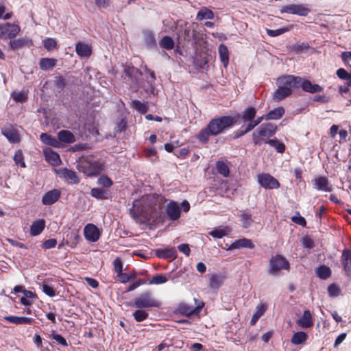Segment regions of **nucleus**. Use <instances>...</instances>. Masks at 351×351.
I'll return each mask as SVG.
<instances>
[{
  "label": "nucleus",
  "mask_w": 351,
  "mask_h": 351,
  "mask_svg": "<svg viewBox=\"0 0 351 351\" xmlns=\"http://www.w3.org/2000/svg\"><path fill=\"white\" fill-rule=\"evenodd\" d=\"M30 41L24 38L11 40L10 43V48L13 50H17L23 46L27 45Z\"/></svg>",
  "instance_id": "49530a36"
},
{
  "label": "nucleus",
  "mask_w": 351,
  "mask_h": 351,
  "mask_svg": "<svg viewBox=\"0 0 351 351\" xmlns=\"http://www.w3.org/2000/svg\"><path fill=\"white\" fill-rule=\"evenodd\" d=\"M277 127L271 123L261 124L252 134L253 143L261 145L265 141H269L276 132Z\"/></svg>",
  "instance_id": "20e7f679"
},
{
  "label": "nucleus",
  "mask_w": 351,
  "mask_h": 351,
  "mask_svg": "<svg viewBox=\"0 0 351 351\" xmlns=\"http://www.w3.org/2000/svg\"><path fill=\"white\" fill-rule=\"evenodd\" d=\"M43 291L49 297H53L56 295V291L53 287L49 285L45 281L42 284Z\"/></svg>",
  "instance_id": "6e6d98bb"
},
{
  "label": "nucleus",
  "mask_w": 351,
  "mask_h": 351,
  "mask_svg": "<svg viewBox=\"0 0 351 351\" xmlns=\"http://www.w3.org/2000/svg\"><path fill=\"white\" fill-rule=\"evenodd\" d=\"M299 88H302L305 92L310 93H315L321 92L323 88L318 84H313L309 80H305L302 77V80L300 81Z\"/></svg>",
  "instance_id": "a211bd4d"
},
{
  "label": "nucleus",
  "mask_w": 351,
  "mask_h": 351,
  "mask_svg": "<svg viewBox=\"0 0 351 351\" xmlns=\"http://www.w3.org/2000/svg\"><path fill=\"white\" fill-rule=\"evenodd\" d=\"M258 183L265 189H277L280 184L277 179L269 173H260L257 176Z\"/></svg>",
  "instance_id": "6e6552de"
},
{
  "label": "nucleus",
  "mask_w": 351,
  "mask_h": 351,
  "mask_svg": "<svg viewBox=\"0 0 351 351\" xmlns=\"http://www.w3.org/2000/svg\"><path fill=\"white\" fill-rule=\"evenodd\" d=\"M302 244L304 247L311 249L314 246L313 241L308 237H304L302 239Z\"/></svg>",
  "instance_id": "0e129e2a"
},
{
  "label": "nucleus",
  "mask_w": 351,
  "mask_h": 351,
  "mask_svg": "<svg viewBox=\"0 0 351 351\" xmlns=\"http://www.w3.org/2000/svg\"><path fill=\"white\" fill-rule=\"evenodd\" d=\"M58 138L60 143H73L75 141L73 134L69 130L60 131L58 133Z\"/></svg>",
  "instance_id": "2f4dec72"
},
{
  "label": "nucleus",
  "mask_w": 351,
  "mask_h": 351,
  "mask_svg": "<svg viewBox=\"0 0 351 351\" xmlns=\"http://www.w3.org/2000/svg\"><path fill=\"white\" fill-rule=\"evenodd\" d=\"M291 28L289 27H283L277 29H267L266 32L268 36L271 37H276L289 32Z\"/></svg>",
  "instance_id": "de8ad7c7"
},
{
  "label": "nucleus",
  "mask_w": 351,
  "mask_h": 351,
  "mask_svg": "<svg viewBox=\"0 0 351 351\" xmlns=\"http://www.w3.org/2000/svg\"><path fill=\"white\" fill-rule=\"evenodd\" d=\"M130 106L141 114H145L149 110V105L147 102H141V101L136 99L132 100L130 102Z\"/></svg>",
  "instance_id": "e433bc0d"
},
{
  "label": "nucleus",
  "mask_w": 351,
  "mask_h": 351,
  "mask_svg": "<svg viewBox=\"0 0 351 351\" xmlns=\"http://www.w3.org/2000/svg\"><path fill=\"white\" fill-rule=\"evenodd\" d=\"M239 217L243 228H247L251 226L253 221L250 213L243 212L240 214Z\"/></svg>",
  "instance_id": "a19ab883"
},
{
  "label": "nucleus",
  "mask_w": 351,
  "mask_h": 351,
  "mask_svg": "<svg viewBox=\"0 0 351 351\" xmlns=\"http://www.w3.org/2000/svg\"><path fill=\"white\" fill-rule=\"evenodd\" d=\"M292 93L291 90L287 88H283L278 85V88L273 94V99L276 101H280L285 98L289 97Z\"/></svg>",
  "instance_id": "cd10ccee"
},
{
  "label": "nucleus",
  "mask_w": 351,
  "mask_h": 351,
  "mask_svg": "<svg viewBox=\"0 0 351 351\" xmlns=\"http://www.w3.org/2000/svg\"><path fill=\"white\" fill-rule=\"evenodd\" d=\"M265 143L274 147L278 153H284L285 151V145L284 143L279 142L277 139H270L265 141Z\"/></svg>",
  "instance_id": "37998d69"
},
{
  "label": "nucleus",
  "mask_w": 351,
  "mask_h": 351,
  "mask_svg": "<svg viewBox=\"0 0 351 351\" xmlns=\"http://www.w3.org/2000/svg\"><path fill=\"white\" fill-rule=\"evenodd\" d=\"M313 188L317 191L325 192L332 191V187L330 185L328 179L324 176H319L313 180Z\"/></svg>",
  "instance_id": "2eb2a0df"
},
{
  "label": "nucleus",
  "mask_w": 351,
  "mask_h": 351,
  "mask_svg": "<svg viewBox=\"0 0 351 351\" xmlns=\"http://www.w3.org/2000/svg\"><path fill=\"white\" fill-rule=\"evenodd\" d=\"M143 36V43L148 48H154L156 45V41L154 33L148 29L142 32Z\"/></svg>",
  "instance_id": "bb28decb"
},
{
  "label": "nucleus",
  "mask_w": 351,
  "mask_h": 351,
  "mask_svg": "<svg viewBox=\"0 0 351 351\" xmlns=\"http://www.w3.org/2000/svg\"><path fill=\"white\" fill-rule=\"evenodd\" d=\"M2 134L6 137L9 142L16 143L20 141L19 132L12 127H7L2 129Z\"/></svg>",
  "instance_id": "4be33fe9"
},
{
  "label": "nucleus",
  "mask_w": 351,
  "mask_h": 351,
  "mask_svg": "<svg viewBox=\"0 0 351 351\" xmlns=\"http://www.w3.org/2000/svg\"><path fill=\"white\" fill-rule=\"evenodd\" d=\"M256 109L254 107L250 106L245 108L241 113V119L243 123H249L252 121L256 117Z\"/></svg>",
  "instance_id": "c756f323"
},
{
  "label": "nucleus",
  "mask_w": 351,
  "mask_h": 351,
  "mask_svg": "<svg viewBox=\"0 0 351 351\" xmlns=\"http://www.w3.org/2000/svg\"><path fill=\"white\" fill-rule=\"evenodd\" d=\"M46 160L53 166H58L62 161L58 154L53 152L50 148H45L43 150Z\"/></svg>",
  "instance_id": "aec40b11"
},
{
  "label": "nucleus",
  "mask_w": 351,
  "mask_h": 351,
  "mask_svg": "<svg viewBox=\"0 0 351 351\" xmlns=\"http://www.w3.org/2000/svg\"><path fill=\"white\" fill-rule=\"evenodd\" d=\"M75 52L81 58H88L92 53L91 45L82 42H77L75 44Z\"/></svg>",
  "instance_id": "6ab92c4d"
},
{
  "label": "nucleus",
  "mask_w": 351,
  "mask_h": 351,
  "mask_svg": "<svg viewBox=\"0 0 351 351\" xmlns=\"http://www.w3.org/2000/svg\"><path fill=\"white\" fill-rule=\"evenodd\" d=\"M57 244V241L55 239H49L43 243L42 247L44 249L48 250L54 247Z\"/></svg>",
  "instance_id": "052dcab7"
},
{
  "label": "nucleus",
  "mask_w": 351,
  "mask_h": 351,
  "mask_svg": "<svg viewBox=\"0 0 351 351\" xmlns=\"http://www.w3.org/2000/svg\"><path fill=\"white\" fill-rule=\"evenodd\" d=\"M76 167L86 176H96L104 170V164L99 160L86 158L79 161Z\"/></svg>",
  "instance_id": "7ed1b4c3"
},
{
  "label": "nucleus",
  "mask_w": 351,
  "mask_h": 351,
  "mask_svg": "<svg viewBox=\"0 0 351 351\" xmlns=\"http://www.w3.org/2000/svg\"><path fill=\"white\" fill-rule=\"evenodd\" d=\"M240 248H249L253 249L254 248V244L250 239H241L236 240L227 248V250H232L234 249H240Z\"/></svg>",
  "instance_id": "412c9836"
},
{
  "label": "nucleus",
  "mask_w": 351,
  "mask_h": 351,
  "mask_svg": "<svg viewBox=\"0 0 351 351\" xmlns=\"http://www.w3.org/2000/svg\"><path fill=\"white\" fill-rule=\"evenodd\" d=\"M225 276L219 274H212L209 277V286L213 289H219L224 282Z\"/></svg>",
  "instance_id": "5701e85b"
},
{
  "label": "nucleus",
  "mask_w": 351,
  "mask_h": 351,
  "mask_svg": "<svg viewBox=\"0 0 351 351\" xmlns=\"http://www.w3.org/2000/svg\"><path fill=\"white\" fill-rule=\"evenodd\" d=\"M174 45L173 40L168 36H164L160 41V47L167 50L173 49Z\"/></svg>",
  "instance_id": "a18cd8bd"
},
{
  "label": "nucleus",
  "mask_w": 351,
  "mask_h": 351,
  "mask_svg": "<svg viewBox=\"0 0 351 351\" xmlns=\"http://www.w3.org/2000/svg\"><path fill=\"white\" fill-rule=\"evenodd\" d=\"M297 324L304 328H308L313 325L311 313L309 310H305L302 316L297 320Z\"/></svg>",
  "instance_id": "b1692460"
},
{
  "label": "nucleus",
  "mask_w": 351,
  "mask_h": 351,
  "mask_svg": "<svg viewBox=\"0 0 351 351\" xmlns=\"http://www.w3.org/2000/svg\"><path fill=\"white\" fill-rule=\"evenodd\" d=\"M40 141L45 145H49L53 147H60V143L58 139H56L55 137L48 134L47 133H42L40 135Z\"/></svg>",
  "instance_id": "c85d7f7f"
},
{
  "label": "nucleus",
  "mask_w": 351,
  "mask_h": 351,
  "mask_svg": "<svg viewBox=\"0 0 351 351\" xmlns=\"http://www.w3.org/2000/svg\"><path fill=\"white\" fill-rule=\"evenodd\" d=\"M215 17L214 12L206 7H202L197 12L196 19L202 21L204 19H213Z\"/></svg>",
  "instance_id": "72a5a7b5"
},
{
  "label": "nucleus",
  "mask_w": 351,
  "mask_h": 351,
  "mask_svg": "<svg viewBox=\"0 0 351 351\" xmlns=\"http://www.w3.org/2000/svg\"><path fill=\"white\" fill-rule=\"evenodd\" d=\"M117 274L118 280L122 283H126L132 279V277L130 276L125 273H123L122 271Z\"/></svg>",
  "instance_id": "338daca9"
},
{
  "label": "nucleus",
  "mask_w": 351,
  "mask_h": 351,
  "mask_svg": "<svg viewBox=\"0 0 351 351\" xmlns=\"http://www.w3.org/2000/svg\"><path fill=\"white\" fill-rule=\"evenodd\" d=\"M43 46L47 50L51 51L57 47V42L54 38H48L43 40Z\"/></svg>",
  "instance_id": "864d4df0"
},
{
  "label": "nucleus",
  "mask_w": 351,
  "mask_h": 351,
  "mask_svg": "<svg viewBox=\"0 0 351 351\" xmlns=\"http://www.w3.org/2000/svg\"><path fill=\"white\" fill-rule=\"evenodd\" d=\"M341 262L347 276H351V250L344 249L341 256Z\"/></svg>",
  "instance_id": "dca6fc26"
},
{
  "label": "nucleus",
  "mask_w": 351,
  "mask_h": 351,
  "mask_svg": "<svg viewBox=\"0 0 351 351\" xmlns=\"http://www.w3.org/2000/svg\"><path fill=\"white\" fill-rule=\"evenodd\" d=\"M165 212L167 218L171 221L178 220L181 215V210L179 204L173 200H171L165 207Z\"/></svg>",
  "instance_id": "ddd939ff"
},
{
  "label": "nucleus",
  "mask_w": 351,
  "mask_h": 351,
  "mask_svg": "<svg viewBox=\"0 0 351 351\" xmlns=\"http://www.w3.org/2000/svg\"><path fill=\"white\" fill-rule=\"evenodd\" d=\"M316 275L321 279L326 280L331 276V269L326 265H321L315 270Z\"/></svg>",
  "instance_id": "58836bf2"
},
{
  "label": "nucleus",
  "mask_w": 351,
  "mask_h": 351,
  "mask_svg": "<svg viewBox=\"0 0 351 351\" xmlns=\"http://www.w3.org/2000/svg\"><path fill=\"white\" fill-rule=\"evenodd\" d=\"M60 195L61 193L59 190H51L44 194L42 197V203L44 205H51L58 200Z\"/></svg>",
  "instance_id": "f3484780"
},
{
  "label": "nucleus",
  "mask_w": 351,
  "mask_h": 351,
  "mask_svg": "<svg viewBox=\"0 0 351 351\" xmlns=\"http://www.w3.org/2000/svg\"><path fill=\"white\" fill-rule=\"evenodd\" d=\"M20 32L18 25L6 23L0 24V38L12 39L16 36Z\"/></svg>",
  "instance_id": "9b49d317"
},
{
  "label": "nucleus",
  "mask_w": 351,
  "mask_h": 351,
  "mask_svg": "<svg viewBox=\"0 0 351 351\" xmlns=\"http://www.w3.org/2000/svg\"><path fill=\"white\" fill-rule=\"evenodd\" d=\"M114 270L117 274H119L123 271V264L120 258H117L113 261Z\"/></svg>",
  "instance_id": "69168bd1"
},
{
  "label": "nucleus",
  "mask_w": 351,
  "mask_h": 351,
  "mask_svg": "<svg viewBox=\"0 0 351 351\" xmlns=\"http://www.w3.org/2000/svg\"><path fill=\"white\" fill-rule=\"evenodd\" d=\"M218 51L221 62L223 63L224 67H226L229 63L228 49L225 45L221 44L219 47Z\"/></svg>",
  "instance_id": "c9c22d12"
},
{
  "label": "nucleus",
  "mask_w": 351,
  "mask_h": 351,
  "mask_svg": "<svg viewBox=\"0 0 351 351\" xmlns=\"http://www.w3.org/2000/svg\"><path fill=\"white\" fill-rule=\"evenodd\" d=\"M90 195L97 199H107L108 198V193L105 189L101 188L92 189Z\"/></svg>",
  "instance_id": "ea45409f"
},
{
  "label": "nucleus",
  "mask_w": 351,
  "mask_h": 351,
  "mask_svg": "<svg viewBox=\"0 0 351 351\" xmlns=\"http://www.w3.org/2000/svg\"><path fill=\"white\" fill-rule=\"evenodd\" d=\"M110 0H95V5L99 9H106L110 5Z\"/></svg>",
  "instance_id": "e2e57ef3"
},
{
  "label": "nucleus",
  "mask_w": 351,
  "mask_h": 351,
  "mask_svg": "<svg viewBox=\"0 0 351 351\" xmlns=\"http://www.w3.org/2000/svg\"><path fill=\"white\" fill-rule=\"evenodd\" d=\"M235 123V118L231 116L216 117L209 121L206 127L199 131L197 138L199 142L206 143L208 141L210 136H215L225 133Z\"/></svg>",
  "instance_id": "f03ea898"
},
{
  "label": "nucleus",
  "mask_w": 351,
  "mask_h": 351,
  "mask_svg": "<svg viewBox=\"0 0 351 351\" xmlns=\"http://www.w3.org/2000/svg\"><path fill=\"white\" fill-rule=\"evenodd\" d=\"M264 119L265 117L263 116L258 117L256 119H254L252 121H250V123H247L248 128L252 130L255 127L260 124Z\"/></svg>",
  "instance_id": "774afa93"
},
{
  "label": "nucleus",
  "mask_w": 351,
  "mask_h": 351,
  "mask_svg": "<svg viewBox=\"0 0 351 351\" xmlns=\"http://www.w3.org/2000/svg\"><path fill=\"white\" fill-rule=\"evenodd\" d=\"M308 335L305 332L300 331L295 332L291 339L294 345H300L304 343L307 339Z\"/></svg>",
  "instance_id": "4c0bfd02"
},
{
  "label": "nucleus",
  "mask_w": 351,
  "mask_h": 351,
  "mask_svg": "<svg viewBox=\"0 0 351 351\" xmlns=\"http://www.w3.org/2000/svg\"><path fill=\"white\" fill-rule=\"evenodd\" d=\"M209 234L214 238L221 239L228 234V231L226 229L215 228L209 232Z\"/></svg>",
  "instance_id": "603ef678"
},
{
  "label": "nucleus",
  "mask_w": 351,
  "mask_h": 351,
  "mask_svg": "<svg viewBox=\"0 0 351 351\" xmlns=\"http://www.w3.org/2000/svg\"><path fill=\"white\" fill-rule=\"evenodd\" d=\"M160 305V302L155 299L149 292L143 293L136 297L132 304L133 306L137 308L159 307Z\"/></svg>",
  "instance_id": "0eeeda50"
},
{
  "label": "nucleus",
  "mask_w": 351,
  "mask_h": 351,
  "mask_svg": "<svg viewBox=\"0 0 351 351\" xmlns=\"http://www.w3.org/2000/svg\"><path fill=\"white\" fill-rule=\"evenodd\" d=\"M56 171L60 178L68 182L69 184H77L80 182L77 173L71 169L60 168Z\"/></svg>",
  "instance_id": "f8f14e48"
},
{
  "label": "nucleus",
  "mask_w": 351,
  "mask_h": 351,
  "mask_svg": "<svg viewBox=\"0 0 351 351\" xmlns=\"http://www.w3.org/2000/svg\"><path fill=\"white\" fill-rule=\"evenodd\" d=\"M216 169L219 173L224 177H228L230 173V169L228 165L223 161H217L216 162Z\"/></svg>",
  "instance_id": "79ce46f5"
},
{
  "label": "nucleus",
  "mask_w": 351,
  "mask_h": 351,
  "mask_svg": "<svg viewBox=\"0 0 351 351\" xmlns=\"http://www.w3.org/2000/svg\"><path fill=\"white\" fill-rule=\"evenodd\" d=\"M301 80L302 77L300 76L283 75L278 78L277 85L292 90V88H299V83Z\"/></svg>",
  "instance_id": "9d476101"
},
{
  "label": "nucleus",
  "mask_w": 351,
  "mask_h": 351,
  "mask_svg": "<svg viewBox=\"0 0 351 351\" xmlns=\"http://www.w3.org/2000/svg\"><path fill=\"white\" fill-rule=\"evenodd\" d=\"M168 278L165 276L156 275L149 282V285H161L167 282Z\"/></svg>",
  "instance_id": "5fc2aeb1"
},
{
  "label": "nucleus",
  "mask_w": 351,
  "mask_h": 351,
  "mask_svg": "<svg viewBox=\"0 0 351 351\" xmlns=\"http://www.w3.org/2000/svg\"><path fill=\"white\" fill-rule=\"evenodd\" d=\"M57 60L55 58H43L39 62L40 68L43 71L52 69L56 64Z\"/></svg>",
  "instance_id": "f704fd0d"
},
{
  "label": "nucleus",
  "mask_w": 351,
  "mask_h": 351,
  "mask_svg": "<svg viewBox=\"0 0 351 351\" xmlns=\"http://www.w3.org/2000/svg\"><path fill=\"white\" fill-rule=\"evenodd\" d=\"M156 255L160 258H171L176 256V250L174 247H167L156 250Z\"/></svg>",
  "instance_id": "a878e982"
},
{
  "label": "nucleus",
  "mask_w": 351,
  "mask_h": 351,
  "mask_svg": "<svg viewBox=\"0 0 351 351\" xmlns=\"http://www.w3.org/2000/svg\"><path fill=\"white\" fill-rule=\"evenodd\" d=\"M49 337L54 339L57 343L62 346H68L66 340L60 334L56 333L54 330L49 335Z\"/></svg>",
  "instance_id": "09e8293b"
},
{
  "label": "nucleus",
  "mask_w": 351,
  "mask_h": 351,
  "mask_svg": "<svg viewBox=\"0 0 351 351\" xmlns=\"http://www.w3.org/2000/svg\"><path fill=\"white\" fill-rule=\"evenodd\" d=\"M3 319L16 325L21 324H32L33 323L34 319L31 317H18L13 315L5 316Z\"/></svg>",
  "instance_id": "393cba45"
},
{
  "label": "nucleus",
  "mask_w": 351,
  "mask_h": 351,
  "mask_svg": "<svg viewBox=\"0 0 351 351\" xmlns=\"http://www.w3.org/2000/svg\"><path fill=\"white\" fill-rule=\"evenodd\" d=\"M97 183L107 188L110 187L113 184L112 180L106 176H100L97 180Z\"/></svg>",
  "instance_id": "4d7b16f0"
},
{
  "label": "nucleus",
  "mask_w": 351,
  "mask_h": 351,
  "mask_svg": "<svg viewBox=\"0 0 351 351\" xmlns=\"http://www.w3.org/2000/svg\"><path fill=\"white\" fill-rule=\"evenodd\" d=\"M142 73L136 68L130 65H125L122 77L133 91L136 92L139 88V80Z\"/></svg>",
  "instance_id": "39448f33"
},
{
  "label": "nucleus",
  "mask_w": 351,
  "mask_h": 351,
  "mask_svg": "<svg viewBox=\"0 0 351 351\" xmlns=\"http://www.w3.org/2000/svg\"><path fill=\"white\" fill-rule=\"evenodd\" d=\"M132 315L137 322H141L147 319L149 313L142 308H138L133 312Z\"/></svg>",
  "instance_id": "c03bdc74"
},
{
  "label": "nucleus",
  "mask_w": 351,
  "mask_h": 351,
  "mask_svg": "<svg viewBox=\"0 0 351 351\" xmlns=\"http://www.w3.org/2000/svg\"><path fill=\"white\" fill-rule=\"evenodd\" d=\"M280 12L281 14L288 13L306 16L310 13L311 10L303 4H290L282 6Z\"/></svg>",
  "instance_id": "1a4fd4ad"
},
{
  "label": "nucleus",
  "mask_w": 351,
  "mask_h": 351,
  "mask_svg": "<svg viewBox=\"0 0 351 351\" xmlns=\"http://www.w3.org/2000/svg\"><path fill=\"white\" fill-rule=\"evenodd\" d=\"M178 309L182 314L187 316H190L195 313L193 306H190L184 304H180Z\"/></svg>",
  "instance_id": "3c124183"
},
{
  "label": "nucleus",
  "mask_w": 351,
  "mask_h": 351,
  "mask_svg": "<svg viewBox=\"0 0 351 351\" xmlns=\"http://www.w3.org/2000/svg\"><path fill=\"white\" fill-rule=\"evenodd\" d=\"M84 234L85 239L90 242H96L100 237L98 228L93 223H88L84 227Z\"/></svg>",
  "instance_id": "4468645a"
},
{
  "label": "nucleus",
  "mask_w": 351,
  "mask_h": 351,
  "mask_svg": "<svg viewBox=\"0 0 351 351\" xmlns=\"http://www.w3.org/2000/svg\"><path fill=\"white\" fill-rule=\"evenodd\" d=\"M308 47L309 45L307 43H302L295 44V45H293L292 49L295 53H300L301 51L308 49Z\"/></svg>",
  "instance_id": "bf43d9fd"
},
{
  "label": "nucleus",
  "mask_w": 351,
  "mask_h": 351,
  "mask_svg": "<svg viewBox=\"0 0 351 351\" xmlns=\"http://www.w3.org/2000/svg\"><path fill=\"white\" fill-rule=\"evenodd\" d=\"M14 161L16 165L21 167H25L23 154L21 150H17L14 156Z\"/></svg>",
  "instance_id": "8fccbe9b"
},
{
  "label": "nucleus",
  "mask_w": 351,
  "mask_h": 351,
  "mask_svg": "<svg viewBox=\"0 0 351 351\" xmlns=\"http://www.w3.org/2000/svg\"><path fill=\"white\" fill-rule=\"evenodd\" d=\"M45 227V221L44 219H38L33 222L30 227V234L32 236L39 235Z\"/></svg>",
  "instance_id": "7c9ffc66"
},
{
  "label": "nucleus",
  "mask_w": 351,
  "mask_h": 351,
  "mask_svg": "<svg viewBox=\"0 0 351 351\" xmlns=\"http://www.w3.org/2000/svg\"><path fill=\"white\" fill-rule=\"evenodd\" d=\"M291 219L294 223L300 225L303 227L306 226V225L305 219L303 217H302L298 213H297L296 215L293 216L291 218Z\"/></svg>",
  "instance_id": "680f3d73"
},
{
  "label": "nucleus",
  "mask_w": 351,
  "mask_h": 351,
  "mask_svg": "<svg viewBox=\"0 0 351 351\" xmlns=\"http://www.w3.org/2000/svg\"><path fill=\"white\" fill-rule=\"evenodd\" d=\"M162 196L149 194L133 202L130 213L133 219L138 221H149L160 205L166 202Z\"/></svg>",
  "instance_id": "f257e3e1"
},
{
  "label": "nucleus",
  "mask_w": 351,
  "mask_h": 351,
  "mask_svg": "<svg viewBox=\"0 0 351 351\" xmlns=\"http://www.w3.org/2000/svg\"><path fill=\"white\" fill-rule=\"evenodd\" d=\"M289 263L285 257L280 254H276L269 260L267 274L276 276L279 275L282 269L289 270Z\"/></svg>",
  "instance_id": "423d86ee"
},
{
  "label": "nucleus",
  "mask_w": 351,
  "mask_h": 351,
  "mask_svg": "<svg viewBox=\"0 0 351 351\" xmlns=\"http://www.w3.org/2000/svg\"><path fill=\"white\" fill-rule=\"evenodd\" d=\"M285 114V109L283 107H278L275 109L270 110L265 116L266 120H278L280 119Z\"/></svg>",
  "instance_id": "473e14b6"
},
{
  "label": "nucleus",
  "mask_w": 351,
  "mask_h": 351,
  "mask_svg": "<svg viewBox=\"0 0 351 351\" xmlns=\"http://www.w3.org/2000/svg\"><path fill=\"white\" fill-rule=\"evenodd\" d=\"M328 295L331 297L338 296L341 292L339 287L335 284H331L328 287Z\"/></svg>",
  "instance_id": "13d9d810"
}]
</instances>
